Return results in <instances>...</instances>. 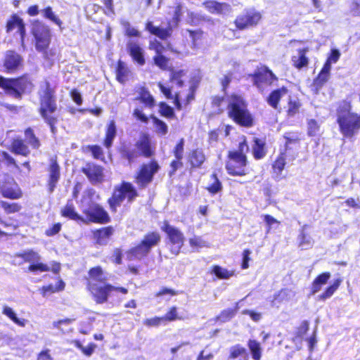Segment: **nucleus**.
Wrapping results in <instances>:
<instances>
[{
  "label": "nucleus",
  "mask_w": 360,
  "mask_h": 360,
  "mask_svg": "<svg viewBox=\"0 0 360 360\" xmlns=\"http://www.w3.org/2000/svg\"><path fill=\"white\" fill-rule=\"evenodd\" d=\"M307 227V225H304L300 231V233L299 235V245L302 249H308L311 248L313 245V239L311 237L304 233V229Z\"/></svg>",
  "instance_id": "37"
},
{
  "label": "nucleus",
  "mask_w": 360,
  "mask_h": 360,
  "mask_svg": "<svg viewBox=\"0 0 360 360\" xmlns=\"http://www.w3.org/2000/svg\"><path fill=\"white\" fill-rule=\"evenodd\" d=\"M330 73L321 70L316 78L314 80V85L317 89H321L329 79Z\"/></svg>",
  "instance_id": "52"
},
{
  "label": "nucleus",
  "mask_w": 360,
  "mask_h": 360,
  "mask_svg": "<svg viewBox=\"0 0 360 360\" xmlns=\"http://www.w3.org/2000/svg\"><path fill=\"white\" fill-rule=\"evenodd\" d=\"M32 84L26 77L11 79L8 94L15 98H20L22 94L31 89Z\"/></svg>",
  "instance_id": "13"
},
{
  "label": "nucleus",
  "mask_w": 360,
  "mask_h": 360,
  "mask_svg": "<svg viewBox=\"0 0 360 360\" xmlns=\"http://www.w3.org/2000/svg\"><path fill=\"white\" fill-rule=\"evenodd\" d=\"M227 112L230 118L240 126L249 127L253 124V117L248 109L245 99L237 94L228 98Z\"/></svg>",
  "instance_id": "2"
},
{
  "label": "nucleus",
  "mask_w": 360,
  "mask_h": 360,
  "mask_svg": "<svg viewBox=\"0 0 360 360\" xmlns=\"http://www.w3.org/2000/svg\"><path fill=\"white\" fill-rule=\"evenodd\" d=\"M337 122L341 134L346 139H353L360 131V114L352 112L348 103L344 102L339 106Z\"/></svg>",
  "instance_id": "1"
},
{
  "label": "nucleus",
  "mask_w": 360,
  "mask_h": 360,
  "mask_svg": "<svg viewBox=\"0 0 360 360\" xmlns=\"http://www.w3.org/2000/svg\"><path fill=\"white\" fill-rule=\"evenodd\" d=\"M113 288L114 286L110 284L101 285L92 281L89 283V289L98 304L105 302L108 300L109 293L113 290Z\"/></svg>",
  "instance_id": "12"
},
{
  "label": "nucleus",
  "mask_w": 360,
  "mask_h": 360,
  "mask_svg": "<svg viewBox=\"0 0 360 360\" xmlns=\"http://www.w3.org/2000/svg\"><path fill=\"white\" fill-rule=\"evenodd\" d=\"M203 6L212 14L228 15L232 13L231 5L226 2L208 1L204 2Z\"/></svg>",
  "instance_id": "16"
},
{
  "label": "nucleus",
  "mask_w": 360,
  "mask_h": 360,
  "mask_svg": "<svg viewBox=\"0 0 360 360\" xmlns=\"http://www.w3.org/2000/svg\"><path fill=\"white\" fill-rule=\"evenodd\" d=\"M139 96L135 100L140 101L146 107L152 108L155 105V99L148 89L143 86L138 90Z\"/></svg>",
  "instance_id": "26"
},
{
  "label": "nucleus",
  "mask_w": 360,
  "mask_h": 360,
  "mask_svg": "<svg viewBox=\"0 0 360 360\" xmlns=\"http://www.w3.org/2000/svg\"><path fill=\"white\" fill-rule=\"evenodd\" d=\"M11 152L17 154L21 155L22 156H27L30 151L21 139H14L11 144Z\"/></svg>",
  "instance_id": "32"
},
{
  "label": "nucleus",
  "mask_w": 360,
  "mask_h": 360,
  "mask_svg": "<svg viewBox=\"0 0 360 360\" xmlns=\"http://www.w3.org/2000/svg\"><path fill=\"white\" fill-rule=\"evenodd\" d=\"M247 157L238 153H229V160L226 164L227 172L232 176H244L247 174Z\"/></svg>",
  "instance_id": "7"
},
{
  "label": "nucleus",
  "mask_w": 360,
  "mask_h": 360,
  "mask_svg": "<svg viewBox=\"0 0 360 360\" xmlns=\"http://www.w3.org/2000/svg\"><path fill=\"white\" fill-rule=\"evenodd\" d=\"M40 108L39 112L41 117L54 113L57 109L56 100L54 91L51 89L50 84L46 82L44 89L39 92Z\"/></svg>",
  "instance_id": "4"
},
{
  "label": "nucleus",
  "mask_w": 360,
  "mask_h": 360,
  "mask_svg": "<svg viewBox=\"0 0 360 360\" xmlns=\"http://www.w3.org/2000/svg\"><path fill=\"white\" fill-rule=\"evenodd\" d=\"M150 143V139L148 135L143 134L135 143L134 146L140 152V155H142L146 158H150L153 155Z\"/></svg>",
  "instance_id": "23"
},
{
  "label": "nucleus",
  "mask_w": 360,
  "mask_h": 360,
  "mask_svg": "<svg viewBox=\"0 0 360 360\" xmlns=\"http://www.w3.org/2000/svg\"><path fill=\"white\" fill-rule=\"evenodd\" d=\"M160 242V236L158 232H150L145 235L141 243L149 251L158 245Z\"/></svg>",
  "instance_id": "30"
},
{
  "label": "nucleus",
  "mask_w": 360,
  "mask_h": 360,
  "mask_svg": "<svg viewBox=\"0 0 360 360\" xmlns=\"http://www.w3.org/2000/svg\"><path fill=\"white\" fill-rule=\"evenodd\" d=\"M285 160L283 156L278 157L276 160L274 162L273 165V170L275 174V178L277 180H280L281 176V173L285 167Z\"/></svg>",
  "instance_id": "44"
},
{
  "label": "nucleus",
  "mask_w": 360,
  "mask_h": 360,
  "mask_svg": "<svg viewBox=\"0 0 360 360\" xmlns=\"http://www.w3.org/2000/svg\"><path fill=\"white\" fill-rule=\"evenodd\" d=\"M308 125V134L310 136H316L319 130V125L317 122L314 120H309L307 123Z\"/></svg>",
  "instance_id": "59"
},
{
  "label": "nucleus",
  "mask_w": 360,
  "mask_h": 360,
  "mask_svg": "<svg viewBox=\"0 0 360 360\" xmlns=\"http://www.w3.org/2000/svg\"><path fill=\"white\" fill-rule=\"evenodd\" d=\"M211 179L213 181V182L212 183L211 185H210L207 187V190L212 194H216L221 190V188H222L221 183L217 178L216 174H212L211 175Z\"/></svg>",
  "instance_id": "54"
},
{
  "label": "nucleus",
  "mask_w": 360,
  "mask_h": 360,
  "mask_svg": "<svg viewBox=\"0 0 360 360\" xmlns=\"http://www.w3.org/2000/svg\"><path fill=\"white\" fill-rule=\"evenodd\" d=\"M129 72V70L126 67L125 64L120 60L116 70V77L117 80L120 83H124L127 79Z\"/></svg>",
  "instance_id": "42"
},
{
  "label": "nucleus",
  "mask_w": 360,
  "mask_h": 360,
  "mask_svg": "<svg viewBox=\"0 0 360 360\" xmlns=\"http://www.w3.org/2000/svg\"><path fill=\"white\" fill-rule=\"evenodd\" d=\"M62 215L75 221H84L83 218L75 211L72 202H68L61 211Z\"/></svg>",
  "instance_id": "34"
},
{
  "label": "nucleus",
  "mask_w": 360,
  "mask_h": 360,
  "mask_svg": "<svg viewBox=\"0 0 360 360\" xmlns=\"http://www.w3.org/2000/svg\"><path fill=\"white\" fill-rule=\"evenodd\" d=\"M121 25L123 27L125 32V34L127 37H140V32L135 27H132L129 22L127 20H122Z\"/></svg>",
  "instance_id": "51"
},
{
  "label": "nucleus",
  "mask_w": 360,
  "mask_h": 360,
  "mask_svg": "<svg viewBox=\"0 0 360 360\" xmlns=\"http://www.w3.org/2000/svg\"><path fill=\"white\" fill-rule=\"evenodd\" d=\"M150 251L146 248L141 242L137 246L131 248L127 252V258L129 260L141 259L143 257L146 256Z\"/></svg>",
  "instance_id": "28"
},
{
  "label": "nucleus",
  "mask_w": 360,
  "mask_h": 360,
  "mask_svg": "<svg viewBox=\"0 0 360 360\" xmlns=\"http://www.w3.org/2000/svg\"><path fill=\"white\" fill-rule=\"evenodd\" d=\"M0 205L7 214L18 212L22 208L21 205L16 202L10 203L8 202L1 200L0 201Z\"/></svg>",
  "instance_id": "49"
},
{
  "label": "nucleus",
  "mask_w": 360,
  "mask_h": 360,
  "mask_svg": "<svg viewBox=\"0 0 360 360\" xmlns=\"http://www.w3.org/2000/svg\"><path fill=\"white\" fill-rule=\"evenodd\" d=\"M264 221L266 224V233H269L272 229H277L280 222L274 217L269 214H264L262 216Z\"/></svg>",
  "instance_id": "55"
},
{
  "label": "nucleus",
  "mask_w": 360,
  "mask_h": 360,
  "mask_svg": "<svg viewBox=\"0 0 360 360\" xmlns=\"http://www.w3.org/2000/svg\"><path fill=\"white\" fill-rule=\"evenodd\" d=\"M113 229L112 226H108L97 230L94 233V237L96 239V243L100 245L106 244L108 239L112 235Z\"/></svg>",
  "instance_id": "31"
},
{
  "label": "nucleus",
  "mask_w": 360,
  "mask_h": 360,
  "mask_svg": "<svg viewBox=\"0 0 360 360\" xmlns=\"http://www.w3.org/2000/svg\"><path fill=\"white\" fill-rule=\"evenodd\" d=\"M138 196L135 187L129 182L123 181L120 186L115 187L112 195L108 199V203L112 211L116 212L127 198L129 202H133Z\"/></svg>",
  "instance_id": "3"
},
{
  "label": "nucleus",
  "mask_w": 360,
  "mask_h": 360,
  "mask_svg": "<svg viewBox=\"0 0 360 360\" xmlns=\"http://www.w3.org/2000/svg\"><path fill=\"white\" fill-rule=\"evenodd\" d=\"M155 64L162 70H166L168 64V59L163 55L158 53L153 58Z\"/></svg>",
  "instance_id": "58"
},
{
  "label": "nucleus",
  "mask_w": 360,
  "mask_h": 360,
  "mask_svg": "<svg viewBox=\"0 0 360 360\" xmlns=\"http://www.w3.org/2000/svg\"><path fill=\"white\" fill-rule=\"evenodd\" d=\"M25 141L34 149H37L40 146L39 139L34 135L31 128H27L25 131Z\"/></svg>",
  "instance_id": "41"
},
{
  "label": "nucleus",
  "mask_w": 360,
  "mask_h": 360,
  "mask_svg": "<svg viewBox=\"0 0 360 360\" xmlns=\"http://www.w3.org/2000/svg\"><path fill=\"white\" fill-rule=\"evenodd\" d=\"M341 283L340 279H336L334 283L328 287L326 290L321 295L318 296V300L324 301L328 298H330L334 292L338 290Z\"/></svg>",
  "instance_id": "39"
},
{
  "label": "nucleus",
  "mask_w": 360,
  "mask_h": 360,
  "mask_svg": "<svg viewBox=\"0 0 360 360\" xmlns=\"http://www.w3.org/2000/svg\"><path fill=\"white\" fill-rule=\"evenodd\" d=\"M159 112L161 114V115L166 117H172L174 115L173 108L168 105L167 103L163 102L160 103Z\"/></svg>",
  "instance_id": "57"
},
{
  "label": "nucleus",
  "mask_w": 360,
  "mask_h": 360,
  "mask_svg": "<svg viewBox=\"0 0 360 360\" xmlns=\"http://www.w3.org/2000/svg\"><path fill=\"white\" fill-rule=\"evenodd\" d=\"M243 356H247V351L246 349L242 347L240 345L238 344L232 346L230 348V355L229 357V359H236Z\"/></svg>",
  "instance_id": "46"
},
{
  "label": "nucleus",
  "mask_w": 360,
  "mask_h": 360,
  "mask_svg": "<svg viewBox=\"0 0 360 360\" xmlns=\"http://www.w3.org/2000/svg\"><path fill=\"white\" fill-rule=\"evenodd\" d=\"M3 314L8 316L11 320H12L15 324L19 326L24 327L27 323V320L25 319H19L18 318L16 314L14 312L13 309L8 306H5L3 309Z\"/></svg>",
  "instance_id": "38"
},
{
  "label": "nucleus",
  "mask_w": 360,
  "mask_h": 360,
  "mask_svg": "<svg viewBox=\"0 0 360 360\" xmlns=\"http://www.w3.org/2000/svg\"><path fill=\"white\" fill-rule=\"evenodd\" d=\"M15 28H18L21 38L22 46H24V39L25 36V27L22 18L16 15H12L10 20H8L6 25L7 32H11Z\"/></svg>",
  "instance_id": "19"
},
{
  "label": "nucleus",
  "mask_w": 360,
  "mask_h": 360,
  "mask_svg": "<svg viewBox=\"0 0 360 360\" xmlns=\"http://www.w3.org/2000/svg\"><path fill=\"white\" fill-rule=\"evenodd\" d=\"M307 51V49H299L297 54L292 57V62L297 69H301L308 65L309 59L306 56Z\"/></svg>",
  "instance_id": "27"
},
{
  "label": "nucleus",
  "mask_w": 360,
  "mask_h": 360,
  "mask_svg": "<svg viewBox=\"0 0 360 360\" xmlns=\"http://www.w3.org/2000/svg\"><path fill=\"white\" fill-rule=\"evenodd\" d=\"M265 143L257 138L254 139V145L252 146V153L255 159L259 160L263 158L266 155L264 149Z\"/></svg>",
  "instance_id": "33"
},
{
  "label": "nucleus",
  "mask_w": 360,
  "mask_h": 360,
  "mask_svg": "<svg viewBox=\"0 0 360 360\" xmlns=\"http://www.w3.org/2000/svg\"><path fill=\"white\" fill-rule=\"evenodd\" d=\"M120 153L122 158L128 161L129 165H131L135 160L140 156V152L136 147L132 144H124L120 147Z\"/></svg>",
  "instance_id": "21"
},
{
  "label": "nucleus",
  "mask_w": 360,
  "mask_h": 360,
  "mask_svg": "<svg viewBox=\"0 0 360 360\" xmlns=\"http://www.w3.org/2000/svg\"><path fill=\"white\" fill-rule=\"evenodd\" d=\"M48 172L49 180L47 186L49 193H52L54 191L60 177V169L56 158L52 157L50 158Z\"/></svg>",
  "instance_id": "15"
},
{
  "label": "nucleus",
  "mask_w": 360,
  "mask_h": 360,
  "mask_svg": "<svg viewBox=\"0 0 360 360\" xmlns=\"http://www.w3.org/2000/svg\"><path fill=\"white\" fill-rule=\"evenodd\" d=\"M82 172L93 184L101 182L103 177V168L95 164H87Z\"/></svg>",
  "instance_id": "18"
},
{
  "label": "nucleus",
  "mask_w": 360,
  "mask_h": 360,
  "mask_svg": "<svg viewBox=\"0 0 360 360\" xmlns=\"http://www.w3.org/2000/svg\"><path fill=\"white\" fill-rule=\"evenodd\" d=\"M184 140L181 139L174 149V155L176 159L181 160L184 154Z\"/></svg>",
  "instance_id": "60"
},
{
  "label": "nucleus",
  "mask_w": 360,
  "mask_h": 360,
  "mask_svg": "<svg viewBox=\"0 0 360 360\" xmlns=\"http://www.w3.org/2000/svg\"><path fill=\"white\" fill-rule=\"evenodd\" d=\"M88 148L89 151L92 153L94 158L96 159H100L103 155V150L101 147L99 146H89Z\"/></svg>",
  "instance_id": "64"
},
{
  "label": "nucleus",
  "mask_w": 360,
  "mask_h": 360,
  "mask_svg": "<svg viewBox=\"0 0 360 360\" xmlns=\"http://www.w3.org/2000/svg\"><path fill=\"white\" fill-rule=\"evenodd\" d=\"M42 118L49 125L52 134H55L57 131V129L55 127L57 122V118L51 115L42 117Z\"/></svg>",
  "instance_id": "61"
},
{
  "label": "nucleus",
  "mask_w": 360,
  "mask_h": 360,
  "mask_svg": "<svg viewBox=\"0 0 360 360\" xmlns=\"http://www.w3.org/2000/svg\"><path fill=\"white\" fill-rule=\"evenodd\" d=\"M205 161V155L202 150H193L191 155V164L193 167H199Z\"/></svg>",
  "instance_id": "45"
},
{
  "label": "nucleus",
  "mask_w": 360,
  "mask_h": 360,
  "mask_svg": "<svg viewBox=\"0 0 360 360\" xmlns=\"http://www.w3.org/2000/svg\"><path fill=\"white\" fill-rule=\"evenodd\" d=\"M0 192L3 197L9 199H19L22 197V192L15 184H6L0 187Z\"/></svg>",
  "instance_id": "22"
},
{
  "label": "nucleus",
  "mask_w": 360,
  "mask_h": 360,
  "mask_svg": "<svg viewBox=\"0 0 360 360\" xmlns=\"http://www.w3.org/2000/svg\"><path fill=\"white\" fill-rule=\"evenodd\" d=\"M16 256L23 259L25 262H29L31 264L41 260L39 254L33 250H25L21 253L17 254Z\"/></svg>",
  "instance_id": "35"
},
{
  "label": "nucleus",
  "mask_w": 360,
  "mask_h": 360,
  "mask_svg": "<svg viewBox=\"0 0 360 360\" xmlns=\"http://www.w3.org/2000/svg\"><path fill=\"white\" fill-rule=\"evenodd\" d=\"M330 278L329 272H324L319 275L312 282L311 286V295H315L321 290L322 286L327 283Z\"/></svg>",
  "instance_id": "25"
},
{
  "label": "nucleus",
  "mask_w": 360,
  "mask_h": 360,
  "mask_svg": "<svg viewBox=\"0 0 360 360\" xmlns=\"http://www.w3.org/2000/svg\"><path fill=\"white\" fill-rule=\"evenodd\" d=\"M117 134V128L115 122L114 120H111L107 125L106 132H105V138L104 140V146L107 148H110L113 143V141Z\"/></svg>",
  "instance_id": "29"
},
{
  "label": "nucleus",
  "mask_w": 360,
  "mask_h": 360,
  "mask_svg": "<svg viewBox=\"0 0 360 360\" xmlns=\"http://www.w3.org/2000/svg\"><path fill=\"white\" fill-rule=\"evenodd\" d=\"M146 30L150 34L157 36L162 40H165L172 35V29L170 25L166 28L155 26L152 22L148 21L146 25Z\"/></svg>",
  "instance_id": "20"
},
{
  "label": "nucleus",
  "mask_w": 360,
  "mask_h": 360,
  "mask_svg": "<svg viewBox=\"0 0 360 360\" xmlns=\"http://www.w3.org/2000/svg\"><path fill=\"white\" fill-rule=\"evenodd\" d=\"M161 229L167 236V244L169 247L171 252L177 255L184 243L185 238L183 233L167 221L164 223Z\"/></svg>",
  "instance_id": "5"
},
{
  "label": "nucleus",
  "mask_w": 360,
  "mask_h": 360,
  "mask_svg": "<svg viewBox=\"0 0 360 360\" xmlns=\"http://www.w3.org/2000/svg\"><path fill=\"white\" fill-rule=\"evenodd\" d=\"M288 93L287 88L283 86L274 90L266 98L268 104L274 109H277L281 98Z\"/></svg>",
  "instance_id": "24"
},
{
  "label": "nucleus",
  "mask_w": 360,
  "mask_h": 360,
  "mask_svg": "<svg viewBox=\"0 0 360 360\" xmlns=\"http://www.w3.org/2000/svg\"><path fill=\"white\" fill-rule=\"evenodd\" d=\"M28 270L31 272H37L38 271L41 272H45L50 271V266H49L47 264L40 262L39 261L30 264L28 267Z\"/></svg>",
  "instance_id": "56"
},
{
  "label": "nucleus",
  "mask_w": 360,
  "mask_h": 360,
  "mask_svg": "<svg viewBox=\"0 0 360 360\" xmlns=\"http://www.w3.org/2000/svg\"><path fill=\"white\" fill-rule=\"evenodd\" d=\"M250 77L253 84L259 89H262V84L271 85L278 79L272 71L266 66L258 68Z\"/></svg>",
  "instance_id": "11"
},
{
  "label": "nucleus",
  "mask_w": 360,
  "mask_h": 360,
  "mask_svg": "<svg viewBox=\"0 0 360 360\" xmlns=\"http://www.w3.org/2000/svg\"><path fill=\"white\" fill-rule=\"evenodd\" d=\"M127 50L133 60L140 65L145 64L144 51L137 41L129 40L127 43Z\"/></svg>",
  "instance_id": "17"
},
{
  "label": "nucleus",
  "mask_w": 360,
  "mask_h": 360,
  "mask_svg": "<svg viewBox=\"0 0 360 360\" xmlns=\"http://www.w3.org/2000/svg\"><path fill=\"white\" fill-rule=\"evenodd\" d=\"M65 284L63 281L59 280L56 285H49L43 286L41 289L43 297H46L48 295L62 291L64 290Z\"/></svg>",
  "instance_id": "36"
},
{
  "label": "nucleus",
  "mask_w": 360,
  "mask_h": 360,
  "mask_svg": "<svg viewBox=\"0 0 360 360\" xmlns=\"http://www.w3.org/2000/svg\"><path fill=\"white\" fill-rule=\"evenodd\" d=\"M261 19V14L255 8H246L243 13L237 16L235 20V25L238 30H244L249 26L257 24Z\"/></svg>",
  "instance_id": "9"
},
{
  "label": "nucleus",
  "mask_w": 360,
  "mask_h": 360,
  "mask_svg": "<svg viewBox=\"0 0 360 360\" xmlns=\"http://www.w3.org/2000/svg\"><path fill=\"white\" fill-rule=\"evenodd\" d=\"M163 321L162 317H153L151 319H146L143 321V324L148 327H158L160 325L161 321Z\"/></svg>",
  "instance_id": "62"
},
{
  "label": "nucleus",
  "mask_w": 360,
  "mask_h": 360,
  "mask_svg": "<svg viewBox=\"0 0 360 360\" xmlns=\"http://www.w3.org/2000/svg\"><path fill=\"white\" fill-rule=\"evenodd\" d=\"M83 213L94 223L106 224L110 221L108 212L97 203L92 202L88 207H84Z\"/></svg>",
  "instance_id": "10"
},
{
  "label": "nucleus",
  "mask_w": 360,
  "mask_h": 360,
  "mask_svg": "<svg viewBox=\"0 0 360 360\" xmlns=\"http://www.w3.org/2000/svg\"><path fill=\"white\" fill-rule=\"evenodd\" d=\"M41 14L43 16L55 23L56 25H58L59 27H61L62 25V21L55 15L53 13L51 7L48 6L46 8L41 11Z\"/></svg>",
  "instance_id": "47"
},
{
  "label": "nucleus",
  "mask_w": 360,
  "mask_h": 360,
  "mask_svg": "<svg viewBox=\"0 0 360 360\" xmlns=\"http://www.w3.org/2000/svg\"><path fill=\"white\" fill-rule=\"evenodd\" d=\"M248 346L254 360H260L262 356V347L259 342L255 340H250Z\"/></svg>",
  "instance_id": "40"
},
{
  "label": "nucleus",
  "mask_w": 360,
  "mask_h": 360,
  "mask_svg": "<svg viewBox=\"0 0 360 360\" xmlns=\"http://www.w3.org/2000/svg\"><path fill=\"white\" fill-rule=\"evenodd\" d=\"M212 272L217 278L221 279H227L233 276V271H230L219 266H214Z\"/></svg>",
  "instance_id": "50"
},
{
  "label": "nucleus",
  "mask_w": 360,
  "mask_h": 360,
  "mask_svg": "<svg viewBox=\"0 0 360 360\" xmlns=\"http://www.w3.org/2000/svg\"><path fill=\"white\" fill-rule=\"evenodd\" d=\"M163 320L172 321L176 319H181V317L178 316L176 307H173L171 309L162 317Z\"/></svg>",
  "instance_id": "63"
},
{
  "label": "nucleus",
  "mask_w": 360,
  "mask_h": 360,
  "mask_svg": "<svg viewBox=\"0 0 360 360\" xmlns=\"http://www.w3.org/2000/svg\"><path fill=\"white\" fill-rule=\"evenodd\" d=\"M151 119L153 120V124L155 127L156 133L161 136L166 135L168 132V127L167 124L153 115H151Z\"/></svg>",
  "instance_id": "43"
},
{
  "label": "nucleus",
  "mask_w": 360,
  "mask_h": 360,
  "mask_svg": "<svg viewBox=\"0 0 360 360\" xmlns=\"http://www.w3.org/2000/svg\"><path fill=\"white\" fill-rule=\"evenodd\" d=\"M23 58L15 51L8 50L5 53L4 67L8 73H14L22 65Z\"/></svg>",
  "instance_id": "14"
},
{
  "label": "nucleus",
  "mask_w": 360,
  "mask_h": 360,
  "mask_svg": "<svg viewBox=\"0 0 360 360\" xmlns=\"http://www.w3.org/2000/svg\"><path fill=\"white\" fill-rule=\"evenodd\" d=\"M160 166L156 161L143 164L136 176L135 182L140 188H146L153 179L154 175L158 172Z\"/></svg>",
  "instance_id": "8"
},
{
  "label": "nucleus",
  "mask_w": 360,
  "mask_h": 360,
  "mask_svg": "<svg viewBox=\"0 0 360 360\" xmlns=\"http://www.w3.org/2000/svg\"><path fill=\"white\" fill-rule=\"evenodd\" d=\"M32 32L36 41V49L38 51H44L50 42L49 27L43 22L37 20L32 24Z\"/></svg>",
  "instance_id": "6"
},
{
  "label": "nucleus",
  "mask_w": 360,
  "mask_h": 360,
  "mask_svg": "<svg viewBox=\"0 0 360 360\" xmlns=\"http://www.w3.org/2000/svg\"><path fill=\"white\" fill-rule=\"evenodd\" d=\"M237 309L238 304L235 309H226L223 310L217 317V319L223 323L226 322L231 320L236 315Z\"/></svg>",
  "instance_id": "48"
},
{
  "label": "nucleus",
  "mask_w": 360,
  "mask_h": 360,
  "mask_svg": "<svg viewBox=\"0 0 360 360\" xmlns=\"http://www.w3.org/2000/svg\"><path fill=\"white\" fill-rule=\"evenodd\" d=\"M185 75V72L182 70H172L170 75V80L172 83L176 84L178 87H182L184 85V81L181 77Z\"/></svg>",
  "instance_id": "53"
}]
</instances>
